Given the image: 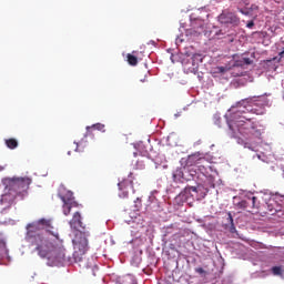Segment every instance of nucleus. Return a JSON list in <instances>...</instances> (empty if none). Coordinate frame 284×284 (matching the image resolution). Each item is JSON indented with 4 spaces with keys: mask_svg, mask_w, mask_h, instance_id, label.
<instances>
[{
    "mask_svg": "<svg viewBox=\"0 0 284 284\" xmlns=\"http://www.w3.org/2000/svg\"><path fill=\"white\" fill-rule=\"evenodd\" d=\"M136 203V207H141V200L138 199Z\"/></svg>",
    "mask_w": 284,
    "mask_h": 284,
    "instance_id": "5701e85b",
    "label": "nucleus"
},
{
    "mask_svg": "<svg viewBox=\"0 0 284 284\" xmlns=\"http://www.w3.org/2000/svg\"><path fill=\"white\" fill-rule=\"evenodd\" d=\"M118 187H119V196L120 199H128L129 194H130V190H132L133 184L132 181L130 180H124L120 183H118Z\"/></svg>",
    "mask_w": 284,
    "mask_h": 284,
    "instance_id": "0eeeda50",
    "label": "nucleus"
},
{
    "mask_svg": "<svg viewBox=\"0 0 284 284\" xmlns=\"http://www.w3.org/2000/svg\"><path fill=\"white\" fill-rule=\"evenodd\" d=\"M195 272H196L197 274H205V270H204L203 267H197V268H195Z\"/></svg>",
    "mask_w": 284,
    "mask_h": 284,
    "instance_id": "aec40b11",
    "label": "nucleus"
},
{
    "mask_svg": "<svg viewBox=\"0 0 284 284\" xmlns=\"http://www.w3.org/2000/svg\"><path fill=\"white\" fill-rule=\"evenodd\" d=\"M271 272L274 276H283V267L281 266H273Z\"/></svg>",
    "mask_w": 284,
    "mask_h": 284,
    "instance_id": "dca6fc26",
    "label": "nucleus"
},
{
    "mask_svg": "<svg viewBox=\"0 0 284 284\" xmlns=\"http://www.w3.org/2000/svg\"><path fill=\"white\" fill-rule=\"evenodd\" d=\"M247 28H254V21L248 22Z\"/></svg>",
    "mask_w": 284,
    "mask_h": 284,
    "instance_id": "412c9836",
    "label": "nucleus"
},
{
    "mask_svg": "<svg viewBox=\"0 0 284 284\" xmlns=\"http://www.w3.org/2000/svg\"><path fill=\"white\" fill-rule=\"evenodd\" d=\"M32 180L30 178H12L8 180L9 192H14L16 196H26Z\"/></svg>",
    "mask_w": 284,
    "mask_h": 284,
    "instance_id": "20e7f679",
    "label": "nucleus"
},
{
    "mask_svg": "<svg viewBox=\"0 0 284 284\" xmlns=\"http://www.w3.org/2000/svg\"><path fill=\"white\" fill-rule=\"evenodd\" d=\"M270 210V212H274V209H268Z\"/></svg>",
    "mask_w": 284,
    "mask_h": 284,
    "instance_id": "a878e982",
    "label": "nucleus"
},
{
    "mask_svg": "<svg viewBox=\"0 0 284 284\" xmlns=\"http://www.w3.org/2000/svg\"><path fill=\"white\" fill-rule=\"evenodd\" d=\"M126 59H128L129 65H136L139 63L138 58L135 55L130 54V53L126 55Z\"/></svg>",
    "mask_w": 284,
    "mask_h": 284,
    "instance_id": "f3484780",
    "label": "nucleus"
},
{
    "mask_svg": "<svg viewBox=\"0 0 284 284\" xmlns=\"http://www.w3.org/2000/svg\"><path fill=\"white\" fill-rule=\"evenodd\" d=\"M229 134L233 139L244 136L245 139H260L263 136V130L258 129V122L256 118L247 115L245 110H237L233 119L227 122Z\"/></svg>",
    "mask_w": 284,
    "mask_h": 284,
    "instance_id": "f03ea898",
    "label": "nucleus"
},
{
    "mask_svg": "<svg viewBox=\"0 0 284 284\" xmlns=\"http://www.w3.org/2000/svg\"><path fill=\"white\" fill-rule=\"evenodd\" d=\"M227 70H230L227 67H216L213 72L214 74H225Z\"/></svg>",
    "mask_w": 284,
    "mask_h": 284,
    "instance_id": "a211bd4d",
    "label": "nucleus"
},
{
    "mask_svg": "<svg viewBox=\"0 0 284 284\" xmlns=\"http://www.w3.org/2000/svg\"><path fill=\"white\" fill-rule=\"evenodd\" d=\"M239 12H241L242 14H247V12L243 11V9H239Z\"/></svg>",
    "mask_w": 284,
    "mask_h": 284,
    "instance_id": "b1692460",
    "label": "nucleus"
},
{
    "mask_svg": "<svg viewBox=\"0 0 284 284\" xmlns=\"http://www.w3.org/2000/svg\"><path fill=\"white\" fill-rule=\"evenodd\" d=\"M227 221H229V223H230V232H231V234H234V232H236V226H234V217H232V213L231 212H229L227 213Z\"/></svg>",
    "mask_w": 284,
    "mask_h": 284,
    "instance_id": "4468645a",
    "label": "nucleus"
},
{
    "mask_svg": "<svg viewBox=\"0 0 284 284\" xmlns=\"http://www.w3.org/2000/svg\"><path fill=\"white\" fill-rule=\"evenodd\" d=\"M90 129L99 130V132H105V124L95 123L92 126H87V130H90Z\"/></svg>",
    "mask_w": 284,
    "mask_h": 284,
    "instance_id": "2eb2a0df",
    "label": "nucleus"
},
{
    "mask_svg": "<svg viewBox=\"0 0 284 284\" xmlns=\"http://www.w3.org/2000/svg\"><path fill=\"white\" fill-rule=\"evenodd\" d=\"M9 251L8 246H6V241L0 239V258H3V256H8Z\"/></svg>",
    "mask_w": 284,
    "mask_h": 284,
    "instance_id": "f8f14e48",
    "label": "nucleus"
},
{
    "mask_svg": "<svg viewBox=\"0 0 284 284\" xmlns=\"http://www.w3.org/2000/svg\"><path fill=\"white\" fill-rule=\"evenodd\" d=\"M196 57H201V54H195V55H194V59H196Z\"/></svg>",
    "mask_w": 284,
    "mask_h": 284,
    "instance_id": "393cba45",
    "label": "nucleus"
},
{
    "mask_svg": "<svg viewBox=\"0 0 284 284\" xmlns=\"http://www.w3.org/2000/svg\"><path fill=\"white\" fill-rule=\"evenodd\" d=\"M220 23H239V17L234 14L233 12H223L219 16Z\"/></svg>",
    "mask_w": 284,
    "mask_h": 284,
    "instance_id": "6e6552de",
    "label": "nucleus"
},
{
    "mask_svg": "<svg viewBox=\"0 0 284 284\" xmlns=\"http://www.w3.org/2000/svg\"><path fill=\"white\" fill-rule=\"evenodd\" d=\"M205 159L201 156V153H194L189 156L187 163L191 165H199V163H203Z\"/></svg>",
    "mask_w": 284,
    "mask_h": 284,
    "instance_id": "9d476101",
    "label": "nucleus"
},
{
    "mask_svg": "<svg viewBox=\"0 0 284 284\" xmlns=\"http://www.w3.org/2000/svg\"><path fill=\"white\" fill-rule=\"evenodd\" d=\"M256 201H258L256 196L247 197L246 200L239 202L237 207H240V210H246L247 212H250L248 207H252V210H258V203Z\"/></svg>",
    "mask_w": 284,
    "mask_h": 284,
    "instance_id": "423d86ee",
    "label": "nucleus"
},
{
    "mask_svg": "<svg viewBox=\"0 0 284 284\" xmlns=\"http://www.w3.org/2000/svg\"><path fill=\"white\" fill-rule=\"evenodd\" d=\"M237 110H244V112H246V114H247V112H252L253 114H258V113H256V111L254 109H247L246 106H242V105H240Z\"/></svg>",
    "mask_w": 284,
    "mask_h": 284,
    "instance_id": "6ab92c4d",
    "label": "nucleus"
},
{
    "mask_svg": "<svg viewBox=\"0 0 284 284\" xmlns=\"http://www.w3.org/2000/svg\"><path fill=\"white\" fill-rule=\"evenodd\" d=\"M72 230H75L74 239L72 240L74 252V263H83L85 261V253L90 250L88 246V235L84 232L79 231L80 229L85 230L83 225L81 213L75 212L69 222Z\"/></svg>",
    "mask_w": 284,
    "mask_h": 284,
    "instance_id": "7ed1b4c3",
    "label": "nucleus"
},
{
    "mask_svg": "<svg viewBox=\"0 0 284 284\" xmlns=\"http://www.w3.org/2000/svg\"><path fill=\"white\" fill-rule=\"evenodd\" d=\"M252 63H254V61H252V59L250 58H242L241 60H237L235 62V65L241 67V65H252Z\"/></svg>",
    "mask_w": 284,
    "mask_h": 284,
    "instance_id": "ddd939ff",
    "label": "nucleus"
},
{
    "mask_svg": "<svg viewBox=\"0 0 284 284\" xmlns=\"http://www.w3.org/2000/svg\"><path fill=\"white\" fill-rule=\"evenodd\" d=\"M4 143L9 150H17V148H19V142L14 138L4 140Z\"/></svg>",
    "mask_w": 284,
    "mask_h": 284,
    "instance_id": "9b49d317",
    "label": "nucleus"
},
{
    "mask_svg": "<svg viewBox=\"0 0 284 284\" xmlns=\"http://www.w3.org/2000/svg\"><path fill=\"white\" fill-rule=\"evenodd\" d=\"M52 221L40 219L27 225L26 241L34 247L41 258L52 261V263H63L65 256V246L58 232H52Z\"/></svg>",
    "mask_w": 284,
    "mask_h": 284,
    "instance_id": "f257e3e1",
    "label": "nucleus"
},
{
    "mask_svg": "<svg viewBox=\"0 0 284 284\" xmlns=\"http://www.w3.org/2000/svg\"><path fill=\"white\" fill-rule=\"evenodd\" d=\"M59 197L63 203L62 212L64 216H70V212H72V207H77L79 205V203L74 201V193H72V191H67L65 193L60 194Z\"/></svg>",
    "mask_w": 284,
    "mask_h": 284,
    "instance_id": "39448f33",
    "label": "nucleus"
},
{
    "mask_svg": "<svg viewBox=\"0 0 284 284\" xmlns=\"http://www.w3.org/2000/svg\"><path fill=\"white\" fill-rule=\"evenodd\" d=\"M173 180H174L175 182H179V181H187V178H185V166L180 168V169H176V170L173 172Z\"/></svg>",
    "mask_w": 284,
    "mask_h": 284,
    "instance_id": "1a4fd4ad",
    "label": "nucleus"
},
{
    "mask_svg": "<svg viewBox=\"0 0 284 284\" xmlns=\"http://www.w3.org/2000/svg\"><path fill=\"white\" fill-rule=\"evenodd\" d=\"M189 191H191V192H196V186H190V187H189Z\"/></svg>",
    "mask_w": 284,
    "mask_h": 284,
    "instance_id": "4be33fe9",
    "label": "nucleus"
}]
</instances>
